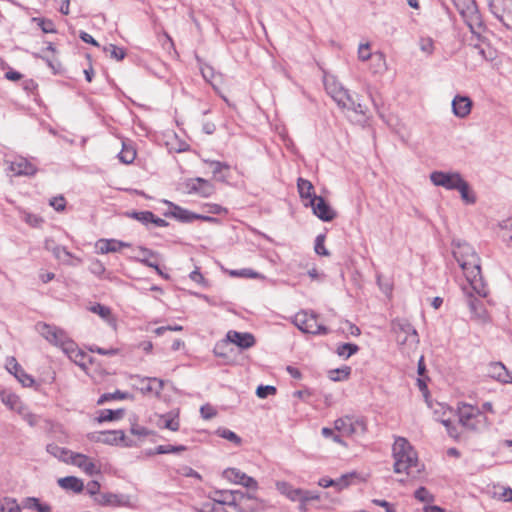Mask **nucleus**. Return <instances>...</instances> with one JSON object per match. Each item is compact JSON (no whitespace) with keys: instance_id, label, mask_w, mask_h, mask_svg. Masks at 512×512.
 <instances>
[{"instance_id":"nucleus-1","label":"nucleus","mask_w":512,"mask_h":512,"mask_svg":"<svg viewBox=\"0 0 512 512\" xmlns=\"http://www.w3.org/2000/svg\"><path fill=\"white\" fill-rule=\"evenodd\" d=\"M452 245L453 257L462 269L471 289H473L479 297H486L488 295V289L482 280L480 258L476 251L466 242L453 241Z\"/></svg>"},{"instance_id":"nucleus-2","label":"nucleus","mask_w":512,"mask_h":512,"mask_svg":"<svg viewBox=\"0 0 512 512\" xmlns=\"http://www.w3.org/2000/svg\"><path fill=\"white\" fill-rule=\"evenodd\" d=\"M394 472L416 477L422 470L412 445L403 437H397L393 444Z\"/></svg>"},{"instance_id":"nucleus-3","label":"nucleus","mask_w":512,"mask_h":512,"mask_svg":"<svg viewBox=\"0 0 512 512\" xmlns=\"http://www.w3.org/2000/svg\"><path fill=\"white\" fill-rule=\"evenodd\" d=\"M323 83L327 94L336 102L339 108L365 115L366 107L355 100L349 90L334 75L325 73Z\"/></svg>"},{"instance_id":"nucleus-4","label":"nucleus","mask_w":512,"mask_h":512,"mask_svg":"<svg viewBox=\"0 0 512 512\" xmlns=\"http://www.w3.org/2000/svg\"><path fill=\"white\" fill-rule=\"evenodd\" d=\"M452 2L472 35L480 40L487 26L476 0H452Z\"/></svg>"},{"instance_id":"nucleus-5","label":"nucleus","mask_w":512,"mask_h":512,"mask_svg":"<svg viewBox=\"0 0 512 512\" xmlns=\"http://www.w3.org/2000/svg\"><path fill=\"white\" fill-rule=\"evenodd\" d=\"M458 417L460 424L468 430L480 431L488 425L484 413L469 404H462L458 407Z\"/></svg>"},{"instance_id":"nucleus-6","label":"nucleus","mask_w":512,"mask_h":512,"mask_svg":"<svg viewBox=\"0 0 512 512\" xmlns=\"http://www.w3.org/2000/svg\"><path fill=\"white\" fill-rule=\"evenodd\" d=\"M36 330L45 340L63 352L73 342L65 330L55 325L39 322L36 324Z\"/></svg>"},{"instance_id":"nucleus-7","label":"nucleus","mask_w":512,"mask_h":512,"mask_svg":"<svg viewBox=\"0 0 512 512\" xmlns=\"http://www.w3.org/2000/svg\"><path fill=\"white\" fill-rule=\"evenodd\" d=\"M391 329L396 336V341L400 346L415 348L419 343L416 329L405 319H395L391 323Z\"/></svg>"},{"instance_id":"nucleus-8","label":"nucleus","mask_w":512,"mask_h":512,"mask_svg":"<svg viewBox=\"0 0 512 512\" xmlns=\"http://www.w3.org/2000/svg\"><path fill=\"white\" fill-rule=\"evenodd\" d=\"M294 325L304 333L325 335L328 329L318 322V316L313 312L299 311L293 317Z\"/></svg>"},{"instance_id":"nucleus-9","label":"nucleus","mask_w":512,"mask_h":512,"mask_svg":"<svg viewBox=\"0 0 512 512\" xmlns=\"http://www.w3.org/2000/svg\"><path fill=\"white\" fill-rule=\"evenodd\" d=\"M334 428L343 436L359 437L365 434L366 422L361 417L344 416L334 422Z\"/></svg>"},{"instance_id":"nucleus-10","label":"nucleus","mask_w":512,"mask_h":512,"mask_svg":"<svg viewBox=\"0 0 512 512\" xmlns=\"http://www.w3.org/2000/svg\"><path fill=\"white\" fill-rule=\"evenodd\" d=\"M489 12L507 30H512V0H486Z\"/></svg>"},{"instance_id":"nucleus-11","label":"nucleus","mask_w":512,"mask_h":512,"mask_svg":"<svg viewBox=\"0 0 512 512\" xmlns=\"http://www.w3.org/2000/svg\"><path fill=\"white\" fill-rule=\"evenodd\" d=\"M95 501L101 506L108 507H124V508H135L136 498L123 493L113 492H100L95 498Z\"/></svg>"},{"instance_id":"nucleus-12","label":"nucleus","mask_w":512,"mask_h":512,"mask_svg":"<svg viewBox=\"0 0 512 512\" xmlns=\"http://www.w3.org/2000/svg\"><path fill=\"white\" fill-rule=\"evenodd\" d=\"M429 179L434 186L452 191L458 188V185L463 180V176L458 171L435 170L430 173Z\"/></svg>"},{"instance_id":"nucleus-13","label":"nucleus","mask_w":512,"mask_h":512,"mask_svg":"<svg viewBox=\"0 0 512 512\" xmlns=\"http://www.w3.org/2000/svg\"><path fill=\"white\" fill-rule=\"evenodd\" d=\"M133 380H135L134 385L141 391L144 395H155L159 396L161 391L163 390L164 381L156 378V377H141V376H133Z\"/></svg>"},{"instance_id":"nucleus-14","label":"nucleus","mask_w":512,"mask_h":512,"mask_svg":"<svg viewBox=\"0 0 512 512\" xmlns=\"http://www.w3.org/2000/svg\"><path fill=\"white\" fill-rule=\"evenodd\" d=\"M185 188L189 194H198L201 197H210L215 192L214 185L201 177L186 180Z\"/></svg>"},{"instance_id":"nucleus-15","label":"nucleus","mask_w":512,"mask_h":512,"mask_svg":"<svg viewBox=\"0 0 512 512\" xmlns=\"http://www.w3.org/2000/svg\"><path fill=\"white\" fill-rule=\"evenodd\" d=\"M463 291L466 294L467 304L471 314L479 321L487 322L489 320L488 312L485 309L483 302L473 296L472 291H475L471 289L470 285L468 287H464Z\"/></svg>"},{"instance_id":"nucleus-16","label":"nucleus","mask_w":512,"mask_h":512,"mask_svg":"<svg viewBox=\"0 0 512 512\" xmlns=\"http://www.w3.org/2000/svg\"><path fill=\"white\" fill-rule=\"evenodd\" d=\"M305 206H310L314 215L322 221L329 222L336 217L335 211L321 196H314V200H311V203L305 204Z\"/></svg>"},{"instance_id":"nucleus-17","label":"nucleus","mask_w":512,"mask_h":512,"mask_svg":"<svg viewBox=\"0 0 512 512\" xmlns=\"http://www.w3.org/2000/svg\"><path fill=\"white\" fill-rule=\"evenodd\" d=\"M68 464L78 467L89 476H93L100 472L93 460L85 454L72 452Z\"/></svg>"},{"instance_id":"nucleus-18","label":"nucleus","mask_w":512,"mask_h":512,"mask_svg":"<svg viewBox=\"0 0 512 512\" xmlns=\"http://www.w3.org/2000/svg\"><path fill=\"white\" fill-rule=\"evenodd\" d=\"M163 203L166 204L169 208L168 211L164 212V216L173 217L183 223H191L195 220L196 213L176 205L168 200H163Z\"/></svg>"},{"instance_id":"nucleus-19","label":"nucleus","mask_w":512,"mask_h":512,"mask_svg":"<svg viewBox=\"0 0 512 512\" xmlns=\"http://www.w3.org/2000/svg\"><path fill=\"white\" fill-rule=\"evenodd\" d=\"M473 102L470 97L465 95H456L452 102V113L459 119H465L471 113Z\"/></svg>"},{"instance_id":"nucleus-20","label":"nucleus","mask_w":512,"mask_h":512,"mask_svg":"<svg viewBox=\"0 0 512 512\" xmlns=\"http://www.w3.org/2000/svg\"><path fill=\"white\" fill-rule=\"evenodd\" d=\"M226 341L235 344L241 349H249L255 345V337L248 332L230 330L226 334Z\"/></svg>"},{"instance_id":"nucleus-21","label":"nucleus","mask_w":512,"mask_h":512,"mask_svg":"<svg viewBox=\"0 0 512 512\" xmlns=\"http://www.w3.org/2000/svg\"><path fill=\"white\" fill-rule=\"evenodd\" d=\"M19 507L20 512H22L23 509L31 512H53L51 504L34 496L23 498Z\"/></svg>"},{"instance_id":"nucleus-22","label":"nucleus","mask_w":512,"mask_h":512,"mask_svg":"<svg viewBox=\"0 0 512 512\" xmlns=\"http://www.w3.org/2000/svg\"><path fill=\"white\" fill-rule=\"evenodd\" d=\"M239 493V490H216L209 495V499L212 500L216 506L222 507L223 505H227L234 507Z\"/></svg>"},{"instance_id":"nucleus-23","label":"nucleus","mask_w":512,"mask_h":512,"mask_svg":"<svg viewBox=\"0 0 512 512\" xmlns=\"http://www.w3.org/2000/svg\"><path fill=\"white\" fill-rule=\"evenodd\" d=\"M487 375L501 383H512V374L502 362H491L487 366Z\"/></svg>"},{"instance_id":"nucleus-24","label":"nucleus","mask_w":512,"mask_h":512,"mask_svg":"<svg viewBox=\"0 0 512 512\" xmlns=\"http://www.w3.org/2000/svg\"><path fill=\"white\" fill-rule=\"evenodd\" d=\"M130 246H131L130 243H127V242H124L121 240H117V239H99L95 244L97 253H100V254L118 252L122 248H127Z\"/></svg>"},{"instance_id":"nucleus-25","label":"nucleus","mask_w":512,"mask_h":512,"mask_svg":"<svg viewBox=\"0 0 512 512\" xmlns=\"http://www.w3.org/2000/svg\"><path fill=\"white\" fill-rule=\"evenodd\" d=\"M259 506L260 504L255 497L241 491L237 497L236 504H234V508L238 512H256Z\"/></svg>"},{"instance_id":"nucleus-26","label":"nucleus","mask_w":512,"mask_h":512,"mask_svg":"<svg viewBox=\"0 0 512 512\" xmlns=\"http://www.w3.org/2000/svg\"><path fill=\"white\" fill-rule=\"evenodd\" d=\"M67 357L78 365L82 370L86 371L88 368L86 360L89 358L88 355L81 350L78 345L73 341L69 347L63 352Z\"/></svg>"},{"instance_id":"nucleus-27","label":"nucleus","mask_w":512,"mask_h":512,"mask_svg":"<svg viewBox=\"0 0 512 512\" xmlns=\"http://www.w3.org/2000/svg\"><path fill=\"white\" fill-rule=\"evenodd\" d=\"M367 70L372 75H383L388 70V64L386 61L385 54L380 51L376 50L374 53V58L371 60V62H368L367 64Z\"/></svg>"},{"instance_id":"nucleus-28","label":"nucleus","mask_w":512,"mask_h":512,"mask_svg":"<svg viewBox=\"0 0 512 512\" xmlns=\"http://www.w3.org/2000/svg\"><path fill=\"white\" fill-rule=\"evenodd\" d=\"M0 399L1 402L11 411H15L16 413L23 412V407L25 405L21 401L20 397L14 392L4 389L0 392Z\"/></svg>"},{"instance_id":"nucleus-29","label":"nucleus","mask_w":512,"mask_h":512,"mask_svg":"<svg viewBox=\"0 0 512 512\" xmlns=\"http://www.w3.org/2000/svg\"><path fill=\"white\" fill-rule=\"evenodd\" d=\"M10 170L15 175L32 176L36 173L37 168L27 159L19 157L11 162Z\"/></svg>"},{"instance_id":"nucleus-30","label":"nucleus","mask_w":512,"mask_h":512,"mask_svg":"<svg viewBox=\"0 0 512 512\" xmlns=\"http://www.w3.org/2000/svg\"><path fill=\"white\" fill-rule=\"evenodd\" d=\"M88 310L94 314H97L100 318H102L112 329H117V319L112 314V310L100 303H95L89 306Z\"/></svg>"},{"instance_id":"nucleus-31","label":"nucleus","mask_w":512,"mask_h":512,"mask_svg":"<svg viewBox=\"0 0 512 512\" xmlns=\"http://www.w3.org/2000/svg\"><path fill=\"white\" fill-rule=\"evenodd\" d=\"M131 217L146 226H148L149 224H153L157 227L168 226V222L166 220L155 216L151 211L133 212L131 214Z\"/></svg>"},{"instance_id":"nucleus-32","label":"nucleus","mask_w":512,"mask_h":512,"mask_svg":"<svg viewBox=\"0 0 512 512\" xmlns=\"http://www.w3.org/2000/svg\"><path fill=\"white\" fill-rule=\"evenodd\" d=\"M276 489L290 501L296 502L301 499L302 489L293 487L285 481L276 482Z\"/></svg>"},{"instance_id":"nucleus-33","label":"nucleus","mask_w":512,"mask_h":512,"mask_svg":"<svg viewBox=\"0 0 512 512\" xmlns=\"http://www.w3.org/2000/svg\"><path fill=\"white\" fill-rule=\"evenodd\" d=\"M58 485L67 491L80 493L84 489L83 481L75 476H66L57 480Z\"/></svg>"},{"instance_id":"nucleus-34","label":"nucleus","mask_w":512,"mask_h":512,"mask_svg":"<svg viewBox=\"0 0 512 512\" xmlns=\"http://www.w3.org/2000/svg\"><path fill=\"white\" fill-rule=\"evenodd\" d=\"M158 426L160 428L168 429L171 431H178L180 428V423L178 419V413L175 412H169L167 414H164L160 416V419L158 421Z\"/></svg>"},{"instance_id":"nucleus-35","label":"nucleus","mask_w":512,"mask_h":512,"mask_svg":"<svg viewBox=\"0 0 512 512\" xmlns=\"http://www.w3.org/2000/svg\"><path fill=\"white\" fill-rule=\"evenodd\" d=\"M299 195L302 199L307 200L306 204H310L314 200V187L309 180L299 178L297 181Z\"/></svg>"},{"instance_id":"nucleus-36","label":"nucleus","mask_w":512,"mask_h":512,"mask_svg":"<svg viewBox=\"0 0 512 512\" xmlns=\"http://www.w3.org/2000/svg\"><path fill=\"white\" fill-rule=\"evenodd\" d=\"M456 191L460 193L461 199L465 204H474L477 200L475 193L464 178L458 185V188H456Z\"/></svg>"},{"instance_id":"nucleus-37","label":"nucleus","mask_w":512,"mask_h":512,"mask_svg":"<svg viewBox=\"0 0 512 512\" xmlns=\"http://www.w3.org/2000/svg\"><path fill=\"white\" fill-rule=\"evenodd\" d=\"M499 237L510 248H512V218H507L499 224Z\"/></svg>"},{"instance_id":"nucleus-38","label":"nucleus","mask_w":512,"mask_h":512,"mask_svg":"<svg viewBox=\"0 0 512 512\" xmlns=\"http://www.w3.org/2000/svg\"><path fill=\"white\" fill-rule=\"evenodd\" d=\"M437 406L440 407V409L443 410V412H442V416H438V409H435V411H434L435 419L437 421L441 422L447 428L448 433L452 437H455L456 434H454V431L450 428V425H451L450 415L452 414L451 409L443 404H440V403H438Z\"/></svg>"},{"instance_id":"nucleus-39","label":"nucleus","mask_w":512,"mask_h":512,"mask_svg":"<svg viewBox=\"0 0 512 512\" xmlns=\"http://www.w3.org/2000/svg\"><path fill=\"white\" fill-rule=\"evenodd\" d=\"M46 450L49 454H51L55 458L65 462L67 464L69 463L70 457L72 455V451H70L66 448L60 447L56 444L47 445Z\"/></svg>"},{"instance_id":"nucleus-40","label":"nucleus","mask_w":512,"mask_h":512,"mask_svg":"<svg viewBox=\"0 0 512 512\" xmlns=\"http://www.w3.org/2000/svg\"><path fill=\"white\" fill-rule=\"evenodd\" d=\"M139 251L141 253V256L135 257L134 259L136 261L142 263L143 265H145L147 267H150L153 269H158V262L150 259L156 255L155 252H153L152 250L145 248V247H139Z\"/></svg>"},{"instance_id":"nucleus-41","label":"nucleus","mask_w":512,"mask_h":512,"mask_svg":"<svg viewBox=\"0 0 512 512\" xmlns=\"http://www.w3.org/2000/svg\"><path fill=\"white\" fill-rule=\"evenodd\" d=\"M211 169L213 175L222 182H225L227 180V175L224 173L225 171H228L230 166L227 163L220 162V161H206Z\"/></svg>"},{"instance_id":"nucleus-42","label":"nucleus","mask_w":512,"mask_h":512,"mask_svg":"<svg viewBox=\"0 0 512 512\" xmlns=\"http://www.w3.org/2000/svg\"><path fill=\"white\" fill-rule=\"evenodd\" d=\"M52 254L58 261L64 264L73 265L72 260H76L77 263L81 262V259L74 257L64 246L59 245Z\"/></svg>"},{"instance_id":"nucleus-43","label":"nucleus","mask_w":512,"mask_h":512,"mask_svg":"<svg viewBox=\"0 0 512 512\" xmlns=\"http://www.w3.org/2000/svg\"><path fill=\"white\" fill-rule=\"evenodd\" d=\"M102 438L104 444L117 445L125 441V433L123 430L105 431Z\"/></svg>"},{"instance_id":"nucleus-44","label":"nucleus","mask_w":512,"mask_h":512,"mask_svg":"<svg viewBox=\"0 0 512 512\" xmlns=\"http://www.w3.org/2000/svg\"><path fill=\"white\" fill-rule=\"evenodd\" d=\"M374 53L375 51H372L371 44L369 42L360 43L357 49V59L360 62L367 64L374 58Z\"/></svg>"},{"instance_id":"nucleus-45","label":"nucleus","mask_w":512,"mask_h":512,"mask_svg":"<svg viewBox=\"0 0 512 512\" xmlns=\"http://www.w3.org/2000/svg\"><path fill=\"white\" fill-rule=\"evenodd\" d=\"M136 157V150L130 144L123 143L122 150L118 154L119 160L124 164H131Z\"/></svg>"},{"instance_id":"nucleus-46","label":"nucleus","mask_w":512,"mask_h":512,"mask_svg":"<svg viewBox=\"0 0 512 512\" xmlns=\"http://www.w3.org/2000/svg\"><path fill=\"white\" fill-rule=\"evenodd\" d=\"M124 411L122 409L118 410H111V409H104L100 412L99 416L97 417V421L99 423L107 422V421H114L118 420L123 416Z\"/></svg>"},{"instance_id":"nucleus-47","label":"nucleus","mask_w":512,"mask_h":512,"mask_svg":"<svg viewBox=\"0 0 512 512\" xmlns=\"http://www.w3.org/2000/svg\"><path fill=\"white\" fill-rule=\"evenodd\" d=\"M0 512H20L19 503L11 497L0 499Z\"/></svg>"},{"instance_id":"nucleus-48","label":"nucleus","mask_w":512,"mask_h":512,"mask_svg":"<svg viewBox=\"0 0 512 512\" xmlns=\"http://www.w3.org/2000/svg\"><path fill=\"white\" fill-rule=\"evenodd\" d=\"M354 478H357L356 472H350L347 474H343L341 477L334 479V487L341 491L344 488L348 487Z\"/></svg>"},{"instance_id":"nucleus-49","label":"nucleus","mask_w":512,"mask_h":512,"mask_svg":"<svg viewBox=\"0 0 512 512\" xmlns=\"http://www.w3.org/2000/svg\"><path fill=\"white\" fill-rule=\"evenodd\" d=\"M245 473L237 468H227L223 471V477L235 484H240Z\"/></svg>"},{"instance_id":"nucleus-50","label":"nucleus","mask_w":512,"mask_h":512,"mask_svg":"<svg viewBox=\"0 0 512 512\" xmlns=\"http://www.w3.org/2000/svg\"><path fill=\"white\" fill-rule=\"evenodd\" d=\"M359 350V347L353 343H344L337 347V354L342 358H349Z\"/></svg>"},{"instance_id":"nucleus-51","label":"nucleus","mask_w":512,"mask_h":512,"mask_svg":"<svg viewBox=\"0 0 512 512\" xmlns=\"http://www.w3.org/2000/svg\"><path fill=\"white\" fill-rule=\"evenodd\" d=\"M24 387H32L35 383L33 377L27 374L24 369L20 366L18 371L12 374Z\"/></svg>"},{"instance_id":"nucleus-52","label":"nucleus","mask_w":512,"mask_h":512,"mask_svg":"<svg viewBox=\"0 0 512 512\" xmlns=\"http://www.w3.org/2000/svg\"><path fill=\"white\" fill-rule=\"evenodd\" d=\"M186 450V446L184 445H159L156 447L157 454H170V453H179Z\"/></svg>"},{"instance_id":"nucleus-53","label":"nucleus","mask_w":512,"mask_h":512,"mask_svg":"<svg viewBox=\"0 0 512 512\" xmlns=\"http://www.w3.org/2000/svg\"><path fill=\"white\" fill-rule=\"evenodd\" d=\"M104 51L110 54V57L120 61L124 59L125 57V51L123 48H120L114 44H109L107 47L104 48Z\"/></svg>"},{"instance_id":"nucleus-54","label":"nucleus","mask_w":512,"mask_h":512,"mask_svg":"<svg viewBox=\"0 0 512 512\" xmlns=\"http://www.w3.org/2000/svg\"><path fill=\"white\" fill-rule=\"evenodd\" d=\"M473 49L475 50V52L481 59L486 60V61L493 59V52L488 45H486L484 47L482 45L475 44L473 46Z\"/></svg>"},{"instance_id":"nucleus-55","label":"nucleus","mask_w":512,"mask_h":512,"mask_svg":"<svg viewBox=\"0 0 512 512\" xmlns=\"http://www.w3.org/2000/svg\"><path fill=\"white\" fill-rule=\"evenodd\" d=\"M349 374H350V368L349 367H344V368H341V369L331 370L329 372V378L332 381H342V380L347 379Z\"/></svg>"},{"instance_id":"nucleus-56","label":"nucleus","mask_w":512,"mask_h":512,"mask_svg":"<svg viewBox=\"0 0 512 512\" xmlns=\"http://www.w3.org/2000/svg\"><path fill=\"white\" fill-rule=\"evenodd\" d=\"M414 496L420 502L430 503L434 500L433 495L425 487L418 488Z\"/></svg>"},{"instance_id":"nucleus-57","label":"nucleus","mask_w":512,"mask_h":512,"mask_svg":"<svg viewBox=\"0 0 512 512\" xmlns=\"http://www.w3.org/2000/svg\"><path fill=\"white\" fill-rule=\"evenodd\" d=\"M128 397V393L121 392L117 390L114 393H106L103 394L97 401L98 404H103L107 401L114 400V399H126Z\"/></svg>"},{"instance_id":"nucleus-58","label":"nucleus","mask_w":512,"mask_h":512,"mask_svg":"<svg viewBox=\"0 0 512 512\" xmlns=\"http://www.w3.org/2000/svg\"><path fill=\"white\" fill-rule=\"evenodd\" d=\"M230 275L234 277H245L255 279L260 277V274L252 269H240V270H232L230 271Z\"/></svg>"},{"instance_id":"nucleus-59","label":"nucleus","mask_w":512,"mask_h":512,"mask_svg":"<svg viewBox=\"0 0 512 512\" xmlns=\"http://www.w3.org/2000/svg\"><path fill=\"white\" fill-rule=\"evenodd\" d=\"M34 21L37 22L38 26L44 33H55V25L51 20L43 19V18H34Z\"/></svg>"},{"instance_id":"nucleus-60","label":"nucleus","mask_w":512,"mask_h":512,"mask_svg":"<svg viewBox=\"0 0 512 512\" xmlns=\"http://www.w3.org/2000/svg\"><path fill=\"white\" fill-rule=\"evenodd\" d=\"M325 236L323 234H320L315 239V247L314 250L318 255L321 256H328L329 252L324 246Z\"/></svg>"},{"instance_id":"nucleus-61","label":"nucleus","mask_w":512,"mask_h":512,"mask_svg":"<svg viewBox=\"0 0 512 512\" xmlns=\"http://www.w3.org/2000/svg\"><path fill=\"white\" fill-rule=\"evenodd\" d=\"M200 71H201V74L203 76V78L205 79V81H207L208 83H211L213 86V79L216 75L213 67H211L210 65L208 64H202L200 66Z\"/></svg>"},{"instance_id":"nucleus-62","label":"nucleus","mask_w":512,"mask_h":512,"mask_svg":"<svg viewBox=\"0 0 512 512\" xmlns=\"http://www.w3.org/2000/svg\"><path fill=\"white\" fill-rule=\"evenodd\" d=\"M276 393V388L272 385H260L257 387L256 389V395L261 398V399H264L266 397H268L269 395H274Z\"/></svg>"},{"instance_id":"nucleus-63","label":"nucleus","mask_w":512,"mask_h":512,"mask_svg":"<svg viewBox=\"0 0 512 512\" xmlns=\"http://www.w3.org/2000/svg\"><path fill=\"white\" fill-rule=\"evenodd\" d=\"M219 436L226 440L233 442L236 445L241 444V438L236 433H234L233 431H231L229 429L219 430Z\"/></svg>"},{"instance_id":"nucleus-64","label":"nucleus","mask_w":512,"mask_h":512,"mask_svg":"<svg viewBox=\"0 0 512 512\" xmlns=\"http://www.w3.org/2000/svg\"><path fill=\"white\" fill-rule=\"evenodd\" d=\"M131 434L138 436L140 438L147 437L151 434V431L147 429L144 426H140L134 422H131V428H130Z\"/></svg>"}]
</instances>
